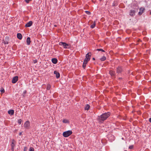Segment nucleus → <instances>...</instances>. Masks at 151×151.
Returning <instances> with one entry per match:
<instances>
[{
  "label": "nucleus",
  "mask_w": 151,
  "mask_h": 151,
  "mask_svg": "<svg viewBox=\"0 0 151 151\" xmlns=\"http://www.w3.org/2000/svg\"><path fill=\"white\" fill-rule=\"evenodd\" d=\"M86 64H85V63H83L82 65V67L84 68H85L86 67Z\"/></svg>",
  "instance_id": "30"
},
{
  "label": "nucleus",
  "mask_w": 151,
  "mask_h": 151,
  "mask_svg": "<svg viewBox=\"0 0 151 151\" xmlns=\"http://www.w3.org/2000/svg\"><path fill=\"white\" fill-rule=\"evenodd\" d=\"M150 14L151 15V12H150Z\"/></svg>",
  "instance_id": "43"
},
{
  "label": "nucleus",
  "mask_w": 151,
  "mask_h": 151,
  "mask_svg": "<svg viewBox=\"0 0 151 151\" xmlns=\"http://www.w3.org/2000/svg\"><path fill=\"white\" fill-rule=\"evenodd\" d=\"M63 122L65 123H68L69 121L67 119H64L63 120Z\"/></svg>",
  "instance_id": "21"
},
{
  "label": "nucleus",
  "mask_w": 151,
  "mask_h": 151,
  "mask_svg": "<svg viewBox=\"0 0 151 151\" xmlns=\"http://www.w3.org/2000/svg\"><path fill=\"white\" fill-rule=\"evenodd\" d=\"M91 52H89L86 55V59H87L90 60L91 58Z\"/></svg>",
  "instance_id": "7"
},
{
  "label": "nucleus",
  "mask_w": 151,
  "mask_h": 151,
  "mask_svg": "<svg viewBox=\"0 0 151 151\" xmlns=\"http://www.w3.org/2000/svg\"><path fill=\"white\" fill-rule=\"evenodd\" d=\"M90 106L88 104H86L85 106V109L86 110H88L89 109Z\"/></svg>",
  "instance_id": "18"
},
{
  "label": "nucleus",
  "mask_w": 151,
  "mask_h": 151,
  "mask_svg": "<svg viewBox=\"0 0 151 151\" xmlns=\"http://www.w3.org/2000/svg\"><path fill=\"white\" fill-rule=\"evenodd\" d=\"M24 127L26 129H29L30 127V122L29 121H26L24 125Z\"/></svg>",
  "instance_id": "5"
},
{
  "label": "nucleus",
  "mask_w": 151,
  "mask_h": 151,
  "mask_svg": "<svg viewBox=\"0 0 151 151\" xmlns=\"http://www.w3.org/2000/svg\"><path fill=\"white\" fill-rule=\"evenodd\" d=\"M113 6H115V5H114V3H113Z\"/></svg>",
  "instance_id": "41"
},
{
  "label": "nucleus",
  "mask_w": 151,
  "mask_h": 151,
  "mask_svg": "<svg viewBox=\"0 0 151 151\" xmlns=\"http://www.w3.org/2000/svg\"><path fill=\"white\" fill-rule=\"evenodd\" d=\"M72 133V132L70 130H68L67 131H65L63 133V136L65 137H68L70 135H71Z\"/></svg>",
  "instance_id": "3"
},
{
  "label": "nucleus",
  "mask_w": 151,
  "mask_h": 151,
  "mask_svg": "<svg viewBox=\"0 0 151 151\" xmlns=\"http://www.w3.org/2000/svg\"><path fill=\"white\" fill-rule=\"evenodd\" d=\"M22 132H21L19 133V135L20 136L22 134Z\"/></svg>",
  "instance_id": "34"
},
{
  "label": "nucleus",
  "mask_w": 151,
  "mask_h": 151,
  "mask_svg": "<svg viewBox=\"0 0 151 151\" xmlns=\"http://www.w3.org/2000/svg\"><path fill=\"white\" fill-rule=\"evenodd\" d=\"M50 87H51V86L50 84H47V90H50Z\"/></svg>",
  "instance_id": "22"
},
{
  "label": "nucleus",
  "mask_w": 151,
  "mask_h": 151,
  "mask_svg": "<svg viewBox=\"0 0 151 151\" xmlns=\"http://www.w3.org/2000/svg\"><path fill=\"white\" fill-rule=\"evenodd\" d=\"M52 62L55 64H56L58 62V60L56 58H53L52 59Z\"/></svg>",
  "instance_id": "14"
},
{
  "label": "nucleus",
  "mask_w": 151,
  "mask_h": 151,
  "mask_svg": "<svg viewBox=\"0 0 151 151\" xmlns=\"http://www.w3.org/2000/svg\"><path fill=\"white\" fill-rule=\"evenodd\" d=\"M14 140H13L12 141V143H11V147H12V149L13 150L14 149V146H15V144L14 143Z\"/></svg>",
  "instance_id": "17"
},
{
  "label": "nucleus",
  "mask_w": 151,
  "mask_h": 151,
  "mask_svg": "<svg viewBox=\"0 0 151 151\" xmlns=\"http://www.w3.org/2000/svg\"><path fill=\"white\" fill-rule=\"evenodd\" d=\"M17 37L19 40H21L22 38V36L20 33H17Z\"/></svg>",
  "instance_id": "16"
},
{
  "label": "nucleus",
  "mask_w": 151,
  "mask_h": 151,
  "mask_svg": "<svg viewBox=\"0 0 151 151\" xmlns=\"http://www.w3.org/2000/svg\"><path fill=\"white\" fill-rule=\"evenodd\" d=\"M149 121L150 122V123H151V118H150L149 119Z\"/></svg>",
  "instance_id": "35"
},
{
  "label": "nucleus",
  "mask_w": 151,
  "mask_h": 151,
  "mask_svg": "<svg viewBox=\"0 0 151 151\" xmlns=\"http://www.w3.org/2000/svg\"><path fill=\"white\" fill-rule=\"evenodd\" d=\"M113 6H115V5H114V3H113Z\"/></svg>",
  "instance_id": "40"
},
{
  "label": "nucleus",
  "mask_w": 151,
  "mask_h": 151,
  "mask_svg": "<svg viewBox=\"0 0 151 151\" xmlns=\"http://www.w3.org/2000/svg\"><path fill=\"white\" fill-rule=\"evenodd\" d=\"M0 91L2 93H4L5 92L4 89L3 88L1 89L0 90Z\"/></svg>",
  "instance_id": "29"
},
{
  "label": "nucleus",
  "mask_w": 151,
  "mask_h": 151,
  "mask_svg": "<svg viewBox=\"0 0 151 151\" xmlns=\"http://www.w3.org/2000/svg\"><path fill=\"white\" fill-rule=\"evenodd\" d=\"M27 44L28 45H29L31 43L30 38L29 37H28L27 39Z\"/></svg>",
  "instance_id": "13"
},
{
  "label": "nucleus",
  "mask_w": 151,
  "mask_h": 151,
  "mask_svg": "<svg viewBox=\"0 0 151 151\" xmlns=\"http://www.w3.org/2000/svg\"><path fill=\"white\" fill-rule=\"evenodd\" d=\"M145 10V9L143 8H141L139 9V11L138 12V14L140 15L142 14Z\"/></svg>",
  "instance_id": "10"
},
{
  "label": "nucleus",
  "mask_w": 151,
  "mask_h": 151,
  "mask_svg": "<svg viewBox=\"0 0 151 151\" xmlns=\"http://www.w3.org/2000/svg\"><path fill=\"white\" fill-rule=\"evenodd\" d=\"M14 113V110H11L8 111V113L10 115H13Z\"/></svg>",
  "instance_id": "15"
},
{
  "label": "nucleus",
  "mask_w": 151,
  "mask_h": 151,
  "mask_svg": "<svg viewBox=\"0 0 151 151\" xmlns=\"http://www.w3.org/2000/svg\"><path fill=\"white\" fill-rule=\"evenodd\" d=\"M26 93V91H24V92H23L25 94V93Z\"/></svg>",
  "instance_id": "36"
},
{
  "label": "nucleus",
  "mask_w": 151,
  "mask_h": 151,
  "mask_svg": "<svg viewBox=\"0 0 151 151\" xmlns=\"http://www.w3.org/2000/svg\"><path fill=\"white\" fill-rule=\"evenodd\" d=\"M135 11L133 10H131L130 11L129 14L131 16H133L135 15Z\"/></svg>",
  "instance_id": "8"
},
{
  "label": "nucleus",
  "mask_w": 151,
  "mask_h": 151,
  "mask_svg": "<svg viewBox=\"0 0 151 151\" xmlns=\"http://www.w3.org/2000/svg\"><path fill=\"white\" fill-rule=\"evenodd\" d=\"M89 61V60L87 59H86L85 58V59L84 60L83 63H85V64H87Z\"/></svg>",
  "instance_id": "24"
},
{
  "label": "nucleus",
  "mask_w": 151,
  "mask_h": 151,
  "mask_svg": "<svg viewBox=\"0 0 151 151\" xmlns=\"http://www.w3.org/2000/svg\"><path fill=\"white\" fill-rule=\"evenodd\" d=\"M96 50L98 51H101L103 52H104L105 51L102 49H97Z\"/></svg>",
  "instance_id": "25"
},
{
  "label": "nucleus",
  "mask_w": 151,
  "mask_h": 151,
  "mask_svg": "<svg viewBox=\"0 0 151 151\" xmlns=\"http://www.w3.org/2000/svg\"><path fill=\"white\" fill-rule=\"evenodd\" d=\"M32 21H30L27 22L25 25L26 27H29L31 26L32 24Z\"/></svg>",
  "instance_id": "9"
},
{
  "label": "nucleus",
  "mask_w": 151,
  "mask_h": 151,
  "mask_svg": "<svg viewBox=\"0 0 151 151\" xmlns=\"http://www.w3.org/2000/svg\"><path fill=\"white\" fill-rule=\"evenodd\" d=\"M85 12L88 15H90L91 14V12L89 11H86Z\"/></svg>",
  "instance_id": "27"
},
{
  "label": "nucleus",
  "mask_w": 151,
  "mask_h": 151,
  "mask_svg": "<svg viewBox=\"0 0 151 151\" xmlns=\"http://www.w3.org/2000/svg\"><path fill=\"white\" fill-rule=\"evenodd\" d=\"M112 137H113V140H114V137L113 136H112Z\"/></svg>",
  "instance_id": "38"
},
{
  "label": "nucleus",
  "mask_w": 151,
  "mask_h": 151,
  "mask_svg": "<svg viewBox=\"0 0 151 151\" xmlns=\"http://www.w3.org/2000/svg\"><path fill=\"white\" fill-rule=\"evenodd\" d=\"M59 45L62 46L65 49H69L70 47V45L65 42H59Z\"/></svg>",
  "instance_id": "2"
},
{
  "label": "nucleus",
  "mask_w": 151,
  "mask_h": 151,
  "mask_svg": "<svg viewBox=\"0 0 151 151\" xmlns=\"http://www.w3.org/2000/svg\"><path fill=\"white\" fill-rule=\"evenodd\" d=\"M18 76H15L14 77H13L12 80V83H15L17 82L18 81Z\"/></svg>",
  "instance_id": "6"
},
{
  "label": "nucleus",
  "mask_w": 151,
  "mask_h": 151,
  "mask_svg": "<svg viewBox=\"0 0 151 151\" xmlns=\"http://www.w3.org/2000/svg\"><path fill=\"white\" fill-rule=\"evenodd\" d=\"M4 44H8V42L7 41H4Z\"/></svg>",
  "instance_id": "32"
},
{
  "label": "nucleus",
  "mask_w": 151,
  "mask_h": 151,
  "mask_svg": "<svg viewBox=\"0 0 151 151\" xmlns=\"http://www.w3.org/2000/svg\"><path fill=\"white\" fill-rule=\"evenodd\" d=\"M29 151H34V149L32 147H30L29 150Z\"/></svg>",
  "instance_id": "28"
},
{
  "label": "nucleus",
  "mask_w": 151,
  "mask_h": 151,
  "mask_svg": "<svg viewBox=\"0 0 151 151\" xmlns=\"http://www.w3.org/2000/svg\"><path fill=\"white\" fill-rule=\"evenodd\" d=\"M26 149H27V147H24V150H25Z\"/></svg>",
  "instance_id": "37"
},
{
  "label": "nucleus",
  "mask_w": 151,
  "mask_h": 151,
  "mask_svg": "<svg viewBox=\"0 0 151 151\" xmlns=\"http://www.w3.org/2000/svg\"><path fill=\"white\" fill-rule=\"evenodd\" d=\"M109 74L112 77H114L116 74V73H115V71H113V70H110L109 71Z\"/></svg>",
  "instance_id": "12"
},
{
  "label": "nucleus",
  "mask_w": 151,
  "mask_h": 151,
  "mask_svg": "<svg viewBox=\"0 0 151 151\" xmlns=\"http://www.w3.org/2000/svg\"><path fill=\"white\" fill-rule=\"evenodd\" d=\"M96 26V22H94L93 23L91 26V28H94Z\"/></svg>",
  "instance_id": "19"
},
{
  "label": "nucleus",
  "mask_w": 151,
  "mask_h": 151,
  "mask_svg": "<svg viewBox=\"0 0 151 151\" xmlns=\"http://www.w3.org/2000/svg\"><path fill=\"white\" fill-rule=\"evenodd\" d=\"M54 26L55 27H56L57 26H56V25H55Z\"/></svg>",
  "instance_id": "42"
},
{
  "label": "nucleus",
  "mask_w": 151,
  "mask_h": 151,
  "mask_svg": "<svg viewBox=\"0 0 151 151\" xmlns=\"http://www.w3.org/2000/svg\"><path fill=\"white\" fill-rule=\"evenodd\" d=\"M37 60H33V63H37Z\"/></svg>",
  "instance_id": "33"
},
{
  "label": "nucleus",
  "mask_w": 151,
  "mask_h": 151,
  "mask_svg": "<svg viewBox=\"0 0 151 151\" xmlns=\"http://www.w3.org/2000/svg\"><path fill=\"white\" fill-rule=\"evenodd\" d=\"M89 61V60L87 59H86L85 58V59L84 60L83 63H85V64H87Z\"/></svg>",
  "instance_id": "23"
},
{
  "label": "nucleus",
  "mask_w": 151,
  "mask_h": 151,
  "mask_svg": "<svg viewBox=\"0 0 151 151\" xmlns=\"http://www.w3.org/2000/svg\"><path fill=\"white\" fill-rule=\"evenodd\" d=\"M106 58L104 56H103V57H102L100 59L101 60V61H104L105 60H106Z\"/></svg>",
  "instance_id": "20"
},
{
  "label": "nucleus",
  "mask_w": 151,
  "mask_h": 151,
  "mask_svg": "<svg viewBox=\"0 0 151 151\" xmlns=\"http://www.w3.org/2000/svg\"><path fill=\"white\" fill-rule=\"evenodd\" d=\"M22 120L21 119H19L18 120V123L19 124H21Z\"/></svg>",
  "instance_id": "26"
},
{
  "label": "nucleus",
  "mask_w": 151,
  "mask_h": 151,
  "mask_svg": "<svg viewBox=\"0 0 151 151\" xmlns=\"http://www.w3.org/2000/svg\"><path fill=\"white\" fill-rule=\"evenodd\" d=\"M110 115V113L109 112L105 113L102 114L101 116H98L99 121L101 123H103L104 120L109 117Z\"/></svg>",
  "instance_id": "1"
},
{
  "label": "nucleus",
  "mask_w": 151,
  "mask_h": 151,
  "mask_svg": "<svg viewBox=\"0 0 151 151\" xmlns=\"http://www.w3.org/2000/svg\"><path fill=\"white\" fill-rule=\"evenodd\" d=\"M133 147V145H130V146L129 147V149H132Z\"/></svg>",
  "instance_id": "31"
},
{
  "label": "nucleus",
  "mask_w": 151,
  "mask_h": 151,
  "mask_svg": "<svg viewBox=\"0 0 151 151\" xmlns=\"http://www.w3.org/2000/svg\"><path fill=\"white\" fill-rule=\"evenodd\" d=\"M54 74H55V76L57 78H59L60 77V74L59 72L55 70L54 71Z\"/></svg>",
  "instance_id": "11"
},
{
  "label": "nucleus",
  "mask_w": 151,
  "mask_h": 151,
  "mask_svg": "<svg viewBox=\"0 0 151 151\" xmlns=\"http://www.w3.org/2000/svg\"><path fill=\"white\" fill-rule=\"evenodd\" d=\"M93 60H95V58H93Z\"/></svg>",
  "instance_id": "39"
},
{
  "label": "nucleus",
  "mask_w": 151,
  "mask_h": 151,
  "mask_svg": "<svg viewBox=\"0 0 151 151\" xmlns=\"http://www.w3.org/2000/svg\"><path fill=\"white\" fill-rule=\"evenodd\" d=\"M123 70L122 67L118 66L116 69V72L118 74H121L123 71Z\"/></svg>",
  "instance_id": "4"
}]
</instances>
